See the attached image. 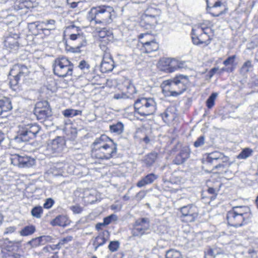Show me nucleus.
I'll list each match as a JSON object with an SVG mask.
<instances>
[{
    "label": "nucleus",
    "instance_id": "1",
    "mask_svg": "<svg viewBox=\"0 0 258 258\" xmlns=\"http://www.w3.org/2000/svg\"><path fill=\"white\" fill-rule=\"evenodd\" d=\"M115 16L113 7L107 5H100L93 7L88 11L87 20L93 25L100 24L105 26L110 24Z\"/></svg>",
    "mask_w": 258,
    "mask_h": 258
},
{
    "label": "nucleus",
    "instance_id": "2",
    "mask_svg": "<svg viewBox=\"0 0 258 258\" xmlns=\"http://www.w3.org/2000/svg\"><path fill=\"white\" fill-rule=\"evenodd\" d=\"M251 217L250 210L247 206L234 207L227 214L228 224L235 227L246 224Z\"/></svg>",
    "mask_w": 258,
    "mask_h": 258
},
{
    "label": "nucleus",
    "instance_id": "3",
    "mask_svg": "<svg viewBox=\"0 0 258 258\" xmlns=\"http://www.w3.org/2000/svg\"><path fill=\"white\" fill-rule=\"evenodd\" d=\"M135 113L145 117L153 114L157 109V103L154 98L140 97L134 104Z\"/></svg>",
    "mask_w": 258,
    "mask_h": 258
},
{
    "label": "nucleus",
    "instance_id": "4",
    "mask_svg": "<svg viewBox=\"0 0 258 258\" xmlns=\"http://www.w3.org/2000/svg\"><path fill=\"white\" fill-rule=\"evenodd\" d=\"M187 83V76L183 75H179L172 80L165 81V89L168 91L167 95L173 97L180 95L186 89Z\"/></svg>",
    "mask_w": 258,
    "mask_h": 258
},
{
    "label": "nucleus",
    "instance_id": "5",
    "mask_svg": "<svg viewBox=\"0 0 258 258\" xmlns=\"http://www.w3.org/2000/svg\"><path fill=\"white\" fill-rule=\"evenodd\" d=\"M40 130L41 127L36 123L20 125L18 134L15 140L17 143L28 142L36 138Z\"/></svg>",
    "mask_w": 258,
    "mask_h": 258
},
{
    "label": "nucleus",
    "instance_id": "6",
    "mask_svg": "<svg viewBox=\"0 0 258 258\" xmlns=\"http://www.w3.org/2000/svg\"><path fill=\"white\" fill-rule=\"evenodd\" d=\"M210 22L206 21L202 23L195 25L192 28L191 33L192 42L195 45L206 43L207 45V41L210 40V35L206 31L209 28Z\"/></svg>",
    "mask_w": 258,
    "mask_h": 258
},
{
    "label": "nucleus",
    "instance_id": "7",
    "mask_svg": "<svg viewBox=\"0 0 258 258\" xmlns=\"http://www.w3.org/2000/svg\"><path fill=\"white\" fill-rule=\"evenodd\" d=\"M52 67L54 75L59 77H66L73 74V64L67 57L56 58Z\"/></svg>",
    "mask_w": 258,
    "mask_h": 258
},
{
    "label": "nucleus",
    "instance_id": "8",
    "mask_svg": "<svg viewBox=\"0 0 258 258\" xmlns=\"http://www.w3.org/2000/svg\"><path fill=\"white\" fill-rule=\"evenodd\" d=\"M65 144V140L61 137H57L54 139L49 141L45 151V155L49 157L59 155L62 152Z\"/></svg>",
    "mask_w": 258,
    "mask_h": 258
},
{
    "label": "nucleus",
    "instance_id": "9",
    "mask_svg": "<svg viewBox=\"0 0 258 258\" xmlns=\"http://www.w3.org/2000/svg\"><path fill=\"white\" fill-rule=\"evenodd\" d=\"M150 37L151 35L149 34H141L139 36L140 50L143 53H149L159 49L158 43L155 39L149 40L148 37Z\"/></svg>",
    "mask_w": 258,
    "mask_h": 258
},
{
    "label": "nucleus",
    "instance_id": "10",
    "mask_svg": "<svg viewBox=\"0 0 258 258\" xmlns=\"http://www.w3.org/2000/svg\"><path fill=\"white\" fill-rule=\"evenodd\" d=\"M110 144L99 150L92 153V156L98 159L109 160L114 157L117 152V144L110 141Z\"/></svg>",
    "mask_w": 258,
    "mask_h": 258
},
{
    "label": "nucleus",
    "instance_id": "11",
    "mask_svg": "<svg viewBox=\"0 0 258 258\" xmlns=\"http://www.w3.org/2000/svg\"><path fill=\"white\" fill-rule=\"evenodd\" d=\"M34 113L37 119L41 121L51 116L52 112L48 102L47 101L37 102L34 109Z\"/></svg>",
    "mask_w": 258,
    "mask_h": 258
},
{
    "label": "nucleus",
    "instance_id": "12",
    "mask_svg": "<svg viewBox=\"0 0 258 258\" xmlns=\"http://www.w3.org/2000/svg\"><path fill=\"white\" fill-rule=\"evenodd\" d=\"M100 48L104 51L102 60L100 64V71L102 73L111 72L114 67V62L110 55L109 49L102 45H100Z\"/></svg>",
    "mask_w": 258,
    "mask_h": 258
},
{
    "label": "nucleus",
    "instance_id": "13",
    "mask_svg": "<svg viewBox=\"0 0 258 258\" xmlns=\"http://www.w3.org/2000/svg\"><path fill=\"white\" fill-rule=\"evenodd\" d=\"M11 163L20 168L30 167L35 164L34 158L24 154H14L11 157Z\"/></svg>",
    "mask_w": 258,
    "mask_h": 258
},
{
    "label": "nucleus",
    "instance_id": "14",
    "mask_svg": "<svg viewBox=\"0 0 258 258\" xmlns=\"http://www.w3.org/2000/svg\"><path fill=\"white\" fill-rule=\"evenodd\" d=\"M150 224L148 219L142 218L137 219L133 225L132 233L134 236H141L146 234L149 229Z\"/></svg>",
    "mask_w": 258,
    "mask_h": 258
},
{
    "label": "nucleus",
    "instance_id": "15",
    "mask_svg": "<svg viewBox=\"0 0 258 258\" xmlns=\"http://www.w3.org/2000/svg\"><path fill=\"white\" fill-rule=\"evenodd\" d=\"M160 66L163 67L162 70L167 73H172L178 69L181 68L183 62L178 61L174 58H163L159 62Z\"/></svg>",
    "mask_w": 258,
    "mask_h": 258
},
{
    "label": "nucleus",
    "instance_id": "16",
    "mask_svg": "<svg viewBox=\"0 0 258 258\" xmlns=\"http://www.w3.org/2000/svg\"><path fill=\"white\" fill-rule=\"evenodd\" d=\"M182 220L186 222H191L195 221L198 216L197 207L192 205H187L181 208Z\"/></svg>",
    "mask_w": 258,
    "mask_h": 258
},
{
    "label": "nucleus",
    "instance_id": "17",
    "mask_svg": "<svg viewBox=\"0 0 258 258\" xmlns=\"http://www.w3.org/2000/svg\"><path fill=\"white\" fill-rule=\"evenodd\" d=\"M110 141H113V140L105 135H102L99 138H96L92 145V153L109 145L110 144Z\"/></svg>",
    "mask_w": 258,
    "mask_h": 258
},
{
    "label": "nucleus",
    "instance_id": "18",
    "mask_svg": "<svg viewBox=\"0 0 258 258\" xmlns=\"http://www.w3.org/2000/svg\"><path fill=\"white\" fill-rule=\"evenodd\" d=\"M70 39L72 41H77L78 42L76 47L71 48V51L74 53L80 52L81 48L85 47L87 44L85 37L80 33L71 34Z\"/></svg>",
    "mask_w": 258,
    "mask_h": 258
},
{
    "label": "nucleus",
    "instance_id": "19",
    "mask_svg": "<svg viewBox=\"0 0 258 258\" xmlns=\"http://www.w3.org/2000/svg\"><path fill=\"white\" fill-rule=\"evenodd\" d=\"M29 68L26 66L21 63L14 65L10 73V75L15 74L20 79L25 78L29 75Z\"/></svg>",
    "mask_w": 258,
    "mask_h": 258
},
{
    "label": "nucleus",
    "instance_id": "20",
    "mask_svg": "<svg viewBox=\"0 0 258 258\" xmlns=\"http://www.w3.org/2000/svg\"><path fill=\"white\" fill-rule=\"evenodd\" d=\"M190 153V150L189 147H183L179 153L175 156L173 163L176 165L183 164L189 157Z\"/></svg>",
    "mask_w": 258,
    "mask_h": 258
},
{
    "label": "nucleus",
    "instance_id": "21",
    "mask_svg": "<svg viewBox=\"0 0 258 258\" xmlns=\"http://www.w3.org/2000/svg\"><path fill=\"white\" fill-rule=\"evenodd\" d=\"M109 237V233L107 230L100 233L93 241V245L95 250L103 245L108 240Z\"/></svg>",
    "mask_w": 258,
    "mask_h": 258
},
{
    "label": "nucleus",
    "instance_id": "22",
    "mask_svg": "<svg viewBox=\"0 0 258 258\" xmlns=\"http://www.w3.org/2000/svg\"><path fill=\"white\" fill-rule=\"evenodd\" d=\"M159 11L156 8H148L145 12L143 16V18L146 21H149L150 19L151 21H150L151 24H154L156 23L157 17L159 16Z\"/></svg>",
    "mask_w": 258,
    "mask_h": 258
},
{
    "label": "nucleus",
    "instance_id": "23",
    "mask_svg": "<svg viewBox=\"0 0 258 258\" xmlns=\"http://www.w3.org/2000/svg\"><path fill=\"white\" fill-rule=\"evenodd\" d=\"M50 239L51 238L49 236H41L32 239L31 240L27 242L26 244L27 246H29L30 248H34L44 244Z\"/></svg>",
    "mask_w": 258,
    "mask_h": 258
},
{
    "label": "nucleus",
    "instance_id": "24",
    "mask_svg": "<svg viewBox=\"0 0 258 258\" xmlns=\"http://www.w3.org/2000/svg\"><path fill=\"white\" fill-rule=\"evenodd\" d=\"M12 109L11 101L9 98L3 97L0 98V115H3Z\"/></svg>",
    "mask_w": 258,
    "mask_h": 258
},
{
    "label": "nucleus",
    "instance_id": "25",
    "mask_svg": "<svg viewBox=\"0 0 258 258\" xmlns=\"http://www.w3.org/2000/svg\"><path fill=\"white\" fill-rule=\"evenodd\" d=\"M5 47L12 52H16L19 48V44L17 40L12 37H8L4 42Z\"/></svg>",
    "mask_w": 258,
    "mask_h": 258
},
{
    "label": "nucleus",
    "instance_id": "26",
    "mask_svg": "<svg viewBox=\"0 0 258 258\" xmlns=\"http://www.w3.org/2000/svg\"><path fill=\"white\" fill-rule=\"evenodd\" d=\"M157 178L158 176L154 173L148 174L137 182V186L139 187H142L147 184H151Z\"/></svg>",
    "mask_w": 258,
    "mask_h": 258
},
{
    "label": "nucleus",
    "instance_id": "27",
    "mask_svg": "<svg viewBox=\"0 0 258 258\" xmlns=\"http://www.w3.org/2000/svg\"><path fill=\"white\" fill-rule=\"evenodd\" d=\"M50 223L52 226L66 227L69 224V221L66 216L59 215L52 220Z\"/></svg>",
    "mask_w": 258,
    "mask_h": 258
},
{
    "label": "nucleus",
    "instance_id": "28",
    "mask_svg": "<svg viewBox=\"0 0 258 258\" xmlns=\"http://www.w3.org/2000/svg\"><path fill=\"white\" fill-rule=\"evenodd\" d=\"M236 58L235 55H232L228 57L224 61L223 64L227 67V68H223V70L227 72H233L236 67L234 63V60Z\"/></svg>",
    "mask_w": 258,
    "mask_h": 258
},
{
    "label": "nucleus",
    "instance_id": "29",
    "mask_svg": "<svg viewBox=\"0 0 258 258\" xmlns=\"http://www.w3.org/2000/svg\"><path fill=\"white\" fill-rule=\"evenodd\" d=\"M158 157V153L155 152H151L144 157V162L148 167H150L155 163Z\"/></svg>",
    "mask_w": 258,
    "mask_h": 258
},
{
    "label": "nucleus",
    "instance_id": "30",
    "mask_svg": "<svg viewBox=\"0 0 258 258\" xmlns=\"http://www.w3.org/2000/svg\"><path fill=\"white\" fill-rule=\"evenodd\" d=\"M65 165L61 163H57L51 168V172L54 176L62 175Z\"/></svg>",
    "mask_w": 258,
    "mask_h": 258
},
{
    "label": "nucleus",
    "instance_id": "31",
    "mask_svg": "<svg viewBox=\"0 0 258 258\" xmlns=\"http://www.w3.org/2000/svg\"><path fill=\"white\" fill-rule=\"evenodd\" d=\"M36 231L35 226L33 225H29L24 227L19 233L22 236H28L33 234Z\"/></svg>",
    "mask_w": 258,
    "mask_h": 258
},
{
    "label": "nucleus",
    "instance_id": "32",
    "mask_svg": "<svg viewBox=\"0 0 258 258\" xmlns=\"http://www.w3.org/2000/svg\"><path fill=\"white\" fill-rule=\"evenodd\" d=\"M109 129L111 133H115L116 135H120L123 131L124 125L122 122L118 121L115 124L110 125Z\"/></svg>",
    "mask_w": 258,
    "mask_h": 258
},
{
    "label": "nucleus",
    "instance_id": "33",
    "mask_svg": "<svg viewBox=\"0 0 258 258\" xmlns=\"http://www.w3.org/2000/svg\"><path fill=\"white\" fill-rule=\"evenodd\" d=\"M41 22L43 26V28H47L52 30H54L56 28V22L54 20L49 19Z\"/></svg>",
    "mask_w": 258,
    "mask_h": 258
},
{
    "label": "nucleus",
    "instance_id": "34",
    "mask_svg": "<svg viewBox=\"0 0 258 258\" xmlns=\"http://www.w3.org/2000/svg\"><path fill=\"white\" fill-rule=\"evenodd\" d=\"M81 114L82 111L73 109H67L62 112V114L66 117H73Z\"/></svg>",
    "mask_w": 258,
    "mask_h": 258
},
{
    "label": "nucleus",
    "instance_id": "35",
    "mask_svg": "<svg viewBox=\"0 0 258 258\" xmlns=\"http://www.w3.org/2000/svg\"><path fill=\"white\" fill-rule=\"evenodd\" d=\"M253 153V150L249 148L243 149L242 151L237 156V158L239 159H245L251 156Z\"/></svg>",
    "mask_w": 258,
    "mask_h": 258
},
{
    "label": "nucleus",
    "instance_id": "36",
    "mask_svg": "<svg viewBox=\"0 0 258 258\" xmlns=\"http://www.w3.org/2000/svg\"><path fill=\"white\" fill-rule=\"evenodd\" d=\"M166 258H182V256L179 251L170 249L166 251Z\"/></svg>",
    "mask_w": 258,
    "mask_h": 258
},
{
    "label": "nucleus",
    "instance_id": "37",
    "mask_svg": "<svg viewBox=\"0 0 258 258\" xmlns=\"http://www.w3.org/2000/svg\"><path fill=\"white\" fill-rule=\"evenodd\" d=\"M43 210L41 206H35L32 209L31 214L32 216L36 218L39 219L41 217Z\"/></svg>",
    "mask_w": 258,
    "mask_h": 258
},
{
    "label": "nucleus",
    "instance_id": "38",
    "mask_svg": "<svg viewBox=\"0 0 258 258\" xmlns=\"http://www.w3.org/2000/svg\"><path fill=\"white\" fill-rule=\"evenodd\" d=\"M202 168L207 172H209L208 168L210 163V153H206L203 155L202 159Z\"/></svg>",
    "mask_w": 258,
    "mask_h": 258
},
{
    "label": "nucleus",
    "instance_id": "39",
    "mask_svg": "<svg viewBox=\"0 0 258 258\" xmlns=\"http://www.w3.org/2000/svg\"><path fill=\"white\" fill-rule=\"evenodd\" d=\"M97 31L99 36L101 38L106 39L107 40H109L108 37L112 38V33L110 31L107 30L105 28H103L101 30H97Z\"/></svg>",
    "mask_w": 258,
    "mask_h": 258
},
{
    "label": "nucleus",
    "instance_id": "40",
    "mask_svg": "<svg viewBox=\"0 0 258 258\" xmlns=\"http://www.w3.org/2000/svg\"><path fill=\"white\" fill-rule=\"evenodd\" d=\"M252 66L251 64V62L249 60H247L244 63L243 66H242L240 71L241 73L245 74L249 72L250 70L252 68Z\"/></svg>",
    "mask_w": 258,
    "mask_h": 258
},
{
    "label": "nucleus",
    "instance_id": "41",
    "mask_svg": "<svg viewBox=\"0 0 258 258\" xmlns=\"http://www.w3.org/2000/svg\"><path fill=\"white\" fill-rule=\"evenodd\" d=\"M117 216L115 214H111L110 215L105 217L103 219L104 224L106 226L110 224L113 221H115L117 220Z\"/></svg>",
    "mask_w": 258,
    "mask_h": 258
},
{
    "label": "nucleus",
    "instance_id": "42",
    "mask_svg": "<svg viewBox=\"0 0 258 258\" xmlns=\"http://www.w3.org/2000/svg\"><path fill=\"white\" fill-rule=\"evenodd\" d=\"M119 246V243L117 241H110L108 245V248L111 252H114L117 250Z\"/></svg>",
    "mask_w": 258,
    "mask_h": 258
},
{
    "label": "nucleus",
    "instance_id": "43",
    "mask_svg": "<svg viewBox=\"0 0 258 258\" xmlns=\"http://www.w3.org/2000/svg\"><path fill=\"white\" fill-rule=\"evenodd\" d=\"M79 68L83 70L84 72L86 73L89 71L90 69V65L84 60H81L79 64Z\"/></svg>",
    "mask_w": 258,
    "mask_h": 258
},
{
    "label": "nucleus",
    "instance_id": "44",
    "mask_svg": "<svg viewBox=\"0 0 258 258\" xmlns=\"http://www.w3.org/2000/svg\"><path fill=\"white\" fill-rule=\"evenodd\" d=\"M210 194V187H208L207 189L205 190H203L202 192V200L203 202L207 204L210 203V201H209L208 197L207 196L208 194Z\"/></svg>",
    "mask_w": 258,
    "mask_h": 258
},
{
    "label": "nucleus",
    "instance_id": "45",
    "mask_svg": "<svg viewBox=\"0 0 258 258\" xmlns=\"http://www.w3.org/2000/svg\"><path fill=\"white\" fill-rule=\"evenodd\" d=\"M205 143V137L204 136H201L199 137L197 140L194 142V146L196 148H198L202 145H203Z\"/></svg>",
    "mask_w": 258,
    "mask_h": 258
},
{
    "label": "nucleus",
    "instance_id": "46",
    "mask_svg": "<svg viewBox=\"0 0 258 258\" xmlns=\"http://www.w3.org/2000/svg\"><path fill=\"white\" fill-rule=\"evenodd\" d=\"M54 204V200L51 198H48L46 200L43 204V207L45 209H49L51 208Z\"/></svg>",
    "mask_w": 258,
    "mask_h": 258
},
{
    "label": "nucleus",
    "instance_id": "47",
    "mask_svg": "<svg viewBox=\"0 0 258 258\" xmlns=\"http://www.w3.org/2000/svg\"><path fill=\"white\" fill-rule=\"evenodd\" d=\"M11 75L13 77V79H11L10 84L12 87V86L15 87L18 84L20 80V78H19L18 76H17L16 75H15V74Z\"/></svg>",
    "mask_w": 258,
    "mask_h": 258
},
{
    "label": "nucleus",
    "instance_id": "48",
    "mask_svg": "<svg viewBox=\"0 0 258 258\" xmlns=\"http://www.w3.org/2000/svg\"><path fill=\"white\" fill-rule=\"evenodd\" d=\"M42 23V22L38 21V24H37V28L36 31L33 32V34L35 35H37L39 34H41V31L43 29Z\"/></svg>",
    "mask_w": 258,
    "mask_h": 258
},
{
    "label": "nucleus",
    "instance_id": "49",
    "mask_svg": "<svg viewBox=\"0 0 258 258\" xmlns=\"http://www.w3.org/2000/svg\"><path fill=\"white\" fill-rule=\"evenodd\" d=\"M61 247L60 244H59V242L56 244H52L51 245H49L48 246H46L43 248V250L44 251H48L49 249L51 250H55V249H59Z\"/></svg>",
    "mask_w": 258,
    "mask_h": 258
},
{
    "label": "nucleus",
    "instance_id": "50",
    "mask_svg": "<svg viewBox=\"0 0 258 258\" xmlns=\"http://www.w3.org/2000/svg\"><path fill=\"white\" fill-rule=\"evenodd\" d=\"M67 3L72 8H76L81 0H67Z\"/></svg>",
    "mask_w": 258,
    "mask_h": 258
},
{
    "label": "nucleus",
    "instance_id": "51",
    "mask_svg": "<svg viewBox=\"0 0 258 258\" xmlns=\"http://www.w3.org/2000/svg\"><path fill=\"white\" fill-rule=\"evenodd\" d=\"M73 239V237L72 236H68L66 237H64L62 239H60L58 242L59 244L62 246V245L67 244L68 242L72 241Z\"/></svg>",
    "mask_w": 258,
    "mask_h": 258
},
{
    "label": "nucleus",
    "instance_id": "52",
    "mask_svg": "<svg viewBox=\"0 0 258 258\" xmlns=\"http://www.w3.org/2000/svg\"><path fill=\"white\" fill-rule=\"evenodd\" d=\"M126 87L128 94L132 95L136 93V89L133 84H129Z\"/></svg>",
    "mask_w": 258,
    "mask_h": 258
},
{
    "label": "nucleus",
    "instance_id": "53",
    "mask_svg": "<svg viewBox=\"0 0 258 258\" xmlns=\"http://www.w3.org/2000/svg\"><path fill=\"white\" fill-rule=\"evenodd\" d=\"M70 209L74 214H80L82 211L81 207L78 205L72 206Z\"/></svg>",
    "mask_w": 258,
    "mask_h": 258
},
{
    "label": "nucleus",
    "instance_id": "54",
    "mask_svg": "<svg viewBox=\"0 0 258 258\" xmlns=\"http://www.w3.org/2000/svg\"><path fill=\"white\" fill-rule=\"evenodd\" d=\"M16 230V227L15 226H10L6 228L4 234H12L14 233Z\"/></svg>",
    "mask_w": 258,
    "mask_h": 258
},
{
    "label": "nucleus",
    "instance_id": "55",
    "mask_svg": "<svg viewBox=\"0 0 258 258\" xmlns=\"http://www.w3.org/2000/svg\"><path fill=\"white\" fill-rule=\"evenodd\" d=\"M37 24H38V21L32 22L28 24V28L29 30L31 31L32 34L33 32L36 31L37 28Z\"/></svg>",
    "mask_w": 258,
    "mask_h": 258
},
{
    "label": "nucleus",
    "instance_id": "56",
    "mask_svg": "<svg viewBox=\"0 0 258 258\" xmlns=\"http://www.w3.org/2000/svg\"><path fill=\"white\" fill-rule=\"evenodd\" d=\"M145 195L146 193L144 191H140L136 195V198L138 201H141L145 197Z\"/></svg>",
    "mask_w": 258,
    "mask_h": 258
},
{
    "label": "nucleus",
    "instance_id": "57",
    "mask_svg": "<svg viewBox=\"0 0 258 258\" xmlns=\"http://www.w3.org/2000/svg\"><path fill=\"white\" fill-rule=\"evenodd\" d=\"M7 186L3 181H0V195L6 192Z\"/></svg>",
    "mask_w": 258,
    "mask_h": 258
},
{
    "label": "nucleus",
    "instance_id": "58",
    "mask_svg": "<svg viewBox=\"0 0 258 258\" xmlns=\"http://www.w3.org/2000/svg\"><path fill=\"white\" fill-rule=\"evenodd\" d=\"M211 201L212 200H214L216 198L217 195V192L218 191L216 190L215 189L211 188Z\"/></svg>",
    "mask_w": 258,
    "mask_h": 258
},
{
    "label": "nucleus",
    "instance_id": "59",
    "mask_svg": "<svg viewBox=\"0 0 258 258\" xmlns=\"http://www.w3.org/2000/svg\"><path fill=\"white\" fill-rule=\"evenodd\" d=\"M5 258H24L23 256L18 253H14L13 254L9 255Z\"/></svg>",
    "mask_w": 258,
    "mask_h": 258
},
{
    "label": "nucleus",
    "instance_id": "60",
    "mask_svg": "<svg viewBox=\"0 0 258 258\" xmlns=\"http://www.w3.org/2000/svg\"><path fill=\"white\" fill-rule=\"evenodd\" d=\"M125 96L126 95L123 93H121V94L118 93V94H116L114 95V98L116 99H119L125 98Z\"/></svg>",
    "mask_w": 258,
    "mask_h": 258
},
{
    "label": "nucleus",
    "instance_id": "61",
    "mask_svg": "<svg viewBox=\"0 0 258 258\" xmlns=\"http://www.w3.org/2000/svg\"><path fill=\"white\" fill-rule=\"evenodd\" d=\"M161 115L164 121L166 122L168 120L169 114L167 111H165L161 114Z\"/></svg>",
    "mask_w": 258,
    "mask_h": 258
},
{
    "label": "nucleus",
    "instance_id": "62",
    "mask_svg": "<svg viewBox=\"0 0 258 258\" xmlns=\"http://www.w3.org/2000/svg\"><path fill=\"white\" fill-rule=\"evenodd\" d=\"M106 226V225H105V224H104V222L103 223H98L96 224V225L95 226V228H96V230H99L102 229L103 226Z\"/></svg>",
    "mask_w": 258,
    "mask_h": 258
},
{
    "label": "nucleus",
    "instance_id": "63",
    "mask_svg": "<svg viewBox=\"0 0 258 258\" xmlns=\"http://www.w3.org/2000/svg\"><path fill=\"white\" fill-rule=\"evenodd\" d=\"M51 31H52V30H49L47 28H43L41 31V34H44L45 35H49L51 33Z\"/></svg>",
    "mask_w": 258,
    "mask_h": 258
},
{
    "label": "nucleus",
    "instance_id": "64",
    "mask_svg": "<svg viewBox=\"0 0 258 258\" xmlns=\"http://www.w3.org/2000/svg\"><path fill=\"white\" fill-rule=\"evenodd\" d=\"M23 4L24 5V6L27 7V8H29V7H32V6H31V4L29 2V1H27V0H25V2H24L23 3Z\"/></svg>",
    "mask_w": 258,
    "mask_h": 258
}]
</instances>
